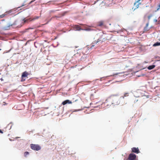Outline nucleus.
<instances>
[{"instance_id": "obj_6", "label": "nucleus", "mask_w": 160, "mask_h": 160, "mask_svg": "<svg viewBox=\"0 0 160 160\" xmlns=\"http://www.w3.org/2000/svg\"><path fill=\"white\" fill-rule=\"evenodd\" d=\"M136 158V155L133 153H130L128 157V160H135Z\"/></svg>"}, {"instance_id": "obj_9", "label": "nucleus", "mask_w": 160, "mask_h": 160, "mask_svg": "<svg viewBox=\"0 0 160 160\" xmlns=\"http://www.w3.org/2000/svg\"><path fill=\"white\" fill-rule=\"evenodd\" d=\"M89 49L88 48H84L82 50L83 53L85 54H87L88 53Z\"/></svg>"}, {"instance_id": "obj_17", "label": "nucleus", "mask_w": 160, "mask_h": 160, "mask_svg": "<svg viewBox=\"0 0 160 160\" xmlns=\"http://www.w3.org/2000/svg\"><path fill=\"white\" fill-rule=\"evenodd\" d=\"M154 21L155 22H158V24L160 23V20H159L158 21L157 19H154Z\"/></svg>"}, {"instance_id": "obj_7", "label": "nucleus", "mask_w": 160, "mask_h": 160, "mask_svg": "<svg viewBox=\"0 0 160 160\" xmlns=\"http://www.w3.org/2000/svg\"><path fill=\"white\" fill-rule=\"evenodd\" d=\"M132 152L137 154L139 153L140 152L138 148L133 147L132 148Z\"/></svg>"}, {"instance_id": "obj_23", "label": "nucleus", "mask_w": 160, "mask_h": 160, "mask_svg": "<svg viewBox=\"0 0 160 160\" xmlns=\"http://www.w3.org/2000/svg\"><path fill=\"white\" fill-rule=\"evenodd\" d=\"M56 17H58L56 16ZM59 17H58V18H59Z\"/></svg>"}, {"instance_id": "obj_20", "label": "nucleus", "mask_w": 160, "mask_h": 160, "mask_svg": "<svg viewBox=\"0 0 160 160\" xmlns=\"http://www.w3.org/2000/svg\"><path fill=\"white\" fill-rule=\"evenodd\" d=\"M29 19H24L23 20L24 22H28V21Z\"/></svg>"}, {"instance_id": "obj_5", "label": "nucleus", "mask_w": 160, "mask_h": 160, "mask_svg": "<svg viewBox=\"0 0 160 160\" xmlns=\"http://www.w3.org/2000/svg\"><path fill=\"white\" fill-rule=\"evenodd\" d=\"M140 1V0H138L134 3L132 8L134 10H135L136 9L138 8L139 5H141V3L139 2Z\"/></svg>"}, {"instance_id": "obj_10", "label": "nucleus", "mask_w": 160, "mask_h": 160, "mask_svg": "<svg viewBox=\"0 0 160 160\" xmlns=\"http://www.w3.org/2000/svg\"><path fill=\"white\" fill-rule=\"evenodd\" d=\"M149 22H148L146 25V26L144 28V31L145 32H147L149 31L150 29V28L148 27Z\"/></svg>"}, {"instance_id": "obj_19", "label": "nucleus", "mask_w": 160, "mask_h": 160, "mask_svg": "<svg viewBox=\"0 0 160 160\" xmlns=\"http://www.w3.org/2000/svg\"><path fill=\"white\" fill-rule=\"evenodd\" d=\"M5 16V15L4 14H2V15H0V18H3V17H4Z\"/></svg>"}, {"instance_id": "obj_18", "label": "nucleus", "mask_w": 160, "mask_h": 160, "mask_svg": "<svg viewBox=\"0 0 160 160\" xmlns=\"http://www.w3.org/2000/svg\"><path fill=\"white\" fill-rule=\"evenodd\" d=\"M29 154V152H25L24 153V155L25 157H26V156Z\"/></svg>"}, {"instance_id": "obj_3", "label": "nucleus", "mask_w": 160, "mask_h": 160, "mask_svg": "<svg viewBox=\"0 0 160 160\" xmlns=\"http://www.w3.org/2000/svg\"><path fill=\"white\" fill-rule=\"evenodd\" d=\"M28 73L27 71H25L22 72L21 76V82H23L25 81L26 78H28Z\"/></svg>"}, {"instance_id": "obj_16", "label": "nucleus", "mask_w": 160, "mask_h": 160, "mask_svg": "<svg viewBox=\"0 0 160 160\" xmlns=\"http://www.w3.org/2000/svg\"><path fill=\"white\" fill-rule=\"evenodd\" d=\"M39 18V17L35 16L31 20H34L35 19H38Z\"/></svg>"}, {"instance_id": "obj_26", "label": "nucleus", "mask_w": 160, "mask_h": 160, "mask_svg": "<svg viewBox=\"0 0 160 160\" xmlns=\"http://www.w3.org/2000/svg\"><path fill=\"white\" fill-rule=\"evenodd\" d=\"M80 25H82V24H80Z\"/></svg>"}, {"instance_id": "obj_25", "label": "nucleus", "mask_w": 160, "mask_h": 160, "mask_svg": "<svg viewBox=\"0 0 160 160\" xmlns=\"http://www.w3.org/2000/svg\"><path fill=\"white\" fill-rule=\"evenodd\" d=\"M116 75H118V73L116 74Z\"/></svg>"}, {"instance_id": "obj_14", "label": "nucleus", "mask_w": 160, "mask_h": 160, "mask_svg": "<svg viewBox=\"0 0 160 160\" xmlns=\"http://www.w3.org/2000/svg\"><path fill=\"white\" fill-rule=\"evenodd\" d=\"M128 93H124V95L123 96H122L121 97H120V99H121L122 98L124 99L125 97H126L127 96H128Z\"/></svg>"}, {"instance_id": "obj_27", "label": "nucleus", "mask_w": 160, "mask_h": 160, "mask_svg": "<svg viewBox=\"0 0 160 160\" xmlns=\"http://www.w3.org/2000/svg\"><path fill=\"white\" fill-rule=\"evenodd\" d=\"M1 49H0V51L1 50Z\"/></svg>"}, {"instance_id": "obj_11", "label": "nucleus", "mask_w": 160, "mask_h": 160, "mask_svg": "<svg viewBox=\"0 0 160 160\" xmlns=\"http://www.w3.org/2000/svg\"><path fill=\"white\" fill-rule=\"evenodd\" d=\"M73 28L77 30H80L81 29L80 26L78 25H75L73 26Z\"/></svg>"}, {"instance_id": "obj_21", "label": "nucleus", "mask_w": 160, "mask_h": 160, "mask_svg": "<svg viewBox=\"0 0 160 160\" xmlns=\"http://www.w3.org/2000/svg\"><path fill=\"white\" fill-rule=\"evenodd\" d=\"M158 8L157 9V10H158L159 9H160V4L158 5Z\"/></svg>"}, {"instance_id": "obj_13", "label": "nucleus", "mask_w": 160, "mask_h": 160, "mask_svg": "<svg viewBox=\"0 0 160 160\" xmlns=\"http://www.w3.org/2000/svg\"><path fill=\"white\" fill-rule=\"evenodd\" d=\"M155 65H152L149 66L148 68V69L149 70H151L154 68L155 67Z\"/></svg>"}, {"instance_id": "obj_12", "label": "nucleus", "mask_w": 160, "mask_h": 160, "mask_svg": "<svg viewBox=\"0 0 160 160\" xmlns=\"http://www.w3.org/2000/svg\"><path fill=\"white\" fill-rule=\"evenodd\" d=\"M103 24V21H100L98 22V26H102Z\"/></svg>"}, {"instance_id": "obj_15", "label": "nucleus", "mask_w": 160, "mask_h": 160, "mask_svg": "<svg viewBox=\"0 0 160 160\" xmlns=\"http://www.w3.org/2000/svg\"><path fill=\"white\" fill-rule=\"evenodd\" d=\"M160 45V42H157L156 43H155L153 45L154 47H156Z\"/></svg>"}, {"instance_id": "obj_2", "label": "nucleus", "mask_w": 160, "mask_h": 160, "mask_svg": "<svg viewBox=\"0 0 160 160\" xmlns=\"http://www.w3.org/2000/svg\"><path fill=\"white\" fill-rule=\"evenodd\" d=\"M98 34L100 36V37L97 41H95L93 42L92 44L94 45H92L91 47H94L95 45L94 44H96L98 42H102L106 40L107 38L105 37L104 35L102 34L101 33H99Z\"/></svg>"}, {"instance_id": "obj_1", "label": "nucleus", "mask_w": 160, "mask_h": 160, "mask_svg": "<svg viewBox=\"0 0 160 160\" xmlns=\"http://www.w3.org/2000/svg\"><path fill=\"white\" fill-rule=\"evenodd\" d=\"M120 98H118L117 95H112L106 99L105 103H108L110 105L114 106L119 105L120 103Z\"/></svg>"}, {"instance_id": "obj_24", "label": "nucleus", "mask_w": 160, "mask_h": 160, "mask_svg": "<svg viewBox=\"0 0 160 160\" xmlns=\"http://www.w3.org/2000/svg\"><path fill=\"white\" fill-rule=\"evenodd\" d=\"M148 18H149V19L150 18V17H148Z\"/></svg>"}, {"instance_id": "obj_22", "label": "nucleus", "mask_w": 160, "mask_h": 160, "mask_svg": "<svg viewBox=\"0 0 160 160\" xmlns=\"http://www.w3.org/2000/svg\"><path fill=\"white\" fill-rule=\"evenodd\" d=\"M0 133H3L2 131L0 129Z\"/></svg>"}, {"instance_id": "obj_4", "label": "nucleus", "mask_w": 160, "mask_h": 160, "mask_svg": "<svg viewBox=\"0 0 160 160\" xmlns=\"http://www.w3.org/2000/svg\"><path fill=\"white\" fill-rule=\"evenodd\" d=\"M30 147L32 149L36 151L40 150L41 148L40 146L38 144H31Z\"/></svg>"}, {"instance_id": "obj_8", "label": "nucleus", "mask_w": 160, "mask_h": 160, "mask_svg": "<svg viewBox=\"0 0 160 160\" xmlns=\"http://www.w3.org/2000/svg\"><path fill=\"white\" fill-rule=\"evenodd\" d=\"M72 103V102L71 101L69 100H66L62 102V104L63 105H64L67 104H71Z\"/></svg>"}]
</instances>
